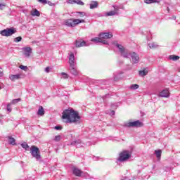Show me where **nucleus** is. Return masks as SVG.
Masks as SVG:
<instances>
[{"label":"nucleus","instance_id":"13","mask_svg":"<svg viewBox=\"0 0 180 180\" xmlns=\"http://www.w3.org/2000/svg\"><path fill=\"white\" fill-rule=\"evenodd\" d=\"M159 96L161 98H169V91L168 89L162 90Z\"/></svg>","mask_w":180,"mask_h":180},{"label":"nucleus","instance_id":"11","mask_svg":"<svg viewBox=\"0 0 180 180\" xmlns=\"http://www.w3.org/2000/svg\"><path fill=\"white\" fill-rule=\"evenodd\" d=\"M69 65L70 67H73L74 65H75V56H74L73 53H71L69 55Z\"/></svg>","mask_w":180,"mask_h":180},{"label":"nucleus","instance_id":"6","mask_svg":"<svg viewBox=\"0 0 180 180\" xmlns=\"http://www.w3.org/2000/svg\"><path fill=\"white\" fill-rule=\"evenodd\" d=\"M130 158V154H129V151L124 150L120 154V157L118 158V161L123 162V161H127Z\"/></svg>","mask_w":180,"mask_h":180},{"label":"nucleus","instance_id":"42","mask_svg":"<svg viewBox=\"0 0 180 180\" xmlns=\"http://www.w3.org/2000/svg\"><path fill=\"white\" fill-rule=\"evenodd\" d=\"M19 68H20V70H23V71H27V66L21 65L19 66Z\"/></svg>","mask_w":180,"mask_h":180},{"label":"nucleus","instance_id":"51","mask_svg":"<svg viewBox=\"0 0 180 180\" xmlns=\"http://www.w3.org/2000/svg\"><path fill=\"white\" fill-rule=\"evenodd\" d=\"M68 4H75V0H68Z\"/></svg>","mask_w":180,"mask_h":180},{"label":"nucleus","instance_id":"17","mask_svg":"<svg viewBox=\"0 0 180 180\" xmlns=\"http://www.w3.org/2000/svg\"><path fill=\"white\" fill-rule=\"evenodd\" d=\"M38 1H39L40 4H43L44 5H46L47 4L48 5H49V6H56V4L51 1H47V0H38Z\"/></svg>","mask_w":180,"mask_h":180},{"label":"nucleus","instance_id":"53","mask_svg":"<svg viewBox=\"0 0 180 180\" xmlns=\"http://www.w3.org/2000/svg\"><path fill=\"white\" fill-rule=\"evenodd\" d=\"M169 19H174V20H176V16L174 15L172 18H169Z\"/></svg>","mask_w":180,"mask_h":180},{"label":"nucleus","instance_id":"5","mask_svg":"<svg viewBox=\"0 0 180 180\" xmlns=\"http://www.w3.org/2000/svg\"><path fill=\"white\" fill-rule=\"evenodd\" d=\"M115 46L118 49L120 53H121L122 57H124V58H129L128 55L129 51H127V49H124L120 44H116Z\"/></svg>","mask_w":180,"mask_h":180},{"label":"nucleus","instance_id":"31","mask_svg":"<svg viewBox=\"0 0 180 180\" xmlns=\"http://www.w3.org/2000/svg\"><path fill=\"white\" fill-rule=\"evenodd\" d=\"M112 8H114V12H116V13H119V9H122V8L119 7L118 6L113 5Z\"/></svg>","mask_w":180,"mask_h":180},{"label":"nucleus","instance_id":"24","mask_svg":"<svg viewBox=\"0 0 180 180\" xmlns=\"http://www.w3.org/2000/svg\"><path fill=\"white\" fill-rule=\"evenodd\" d=\"M38 116H44V108L42 106H39V108L37 112Z\"/></svg>","mask_w":180,"mask_h":180},{"label":"nucleus","instance_id":"25","mask_svg":"<svg viewBox=\"0 0 180 180\" xmlns=\"http://www.w3.org/2000/svg\"><path fill=\"white\" fill-rule=\"evenodd\" d=\"M115 15H119V13H116V11H114L105 13V16H115Z\"/></svg>","mask_w":180,"mask_h":180},{"label":"nucleus","instance_id":"4","mask_svg":"<svg viewBox=\"0 0 180 180\" xmlns=\"http://www.w3.org/2000/svg\"><path fill=\"white\" fill-rule=\"evenodd\" d=\"M31 150V154L34 158H36V160H40L41 158V156L40 155V150L39 148L36 147L35 146H32L30 148Z\"/></svg>","mask_w":180,"mask_h":180},{"label":"nucleus","instance_id":"22","mask_svg":"<svg viewBox=\"0 0 180 180\" xmlns=\"http://www.w3.org/2000/svg\"><path fill=\"white\" fill-rule=\"evenodd\" d=\"M8 143L11 146H16V140L12 136H8Z\"/></svg>","mask_w":180,"mask_h":180},{"label":"nucleus","instance_id":"14","mask_svg":"<svg viewBox=\"0 0 180 180\" xmlns=\"http://www.w3.org/2000/svg\"><path fill=\"white\" fill-rule=\"evenodd\" d=\"M22 78V74L11 75L9 79L11 81H16V79H20Z\"/></svg>","mask_w":180,"mask_h":180},{"label":"nucleus","instance_id":"46","mask_svg":"<svg viewBox=\"0 0 180 180\" xmlns=\"http://www.w3.org/2000/svg\"><path fill=\"white\" fill-rule=\"evenodd\" d=\"M55 130H63V127L61 126H56L54 127Z\"/></svg>","mask_w":180,"mask_h":180},{"label":"nucleus","instance_id":"37","mask_svg":"<svg viewBox=\"0 0 180 180\" xmlns=\"http://www.w3.org/2000/svg\"><path fill=\"white\" fill-rule=\"evenodd\" d=\"M139 84H131L130 86V89H139Z\"/></svg>","mask_w":180,"mask_h":180},{"label":"nucleus","instance_id":"2","mask_svg":"<svg viewBox=\"0 0 180 180\" xmlns=\"http://www.w3.org/2000/svg\"><path fill=\"white\" fill-rule=\"evenodd\" d=\"M127 56L128 58H131L132 64H139L140 63V56L136 53L129 51Z\"/></svg>","mask_w":180,"mask_h":180},{"label":"nucleus","instance_id":"39","mask_svg":"<svg viewBox=\"0 0 180 180\" xmlns=\"http://www.w3.org/2000/svg\"><path fill=\"white\" fill-rule=\"evenodd\" d=\"M100 43H102L103 44H109V42L105 39H103V38H100Z\"/></svg>","mask_w":180,"mask_h":180},{"label":"nucleus","instance_id":"7","mask_svg":"<svg viewBox=\"0 0 180 180\" xmlns=\"http://www.w3.org/2000/svg\"><path fill=\"white\" fill-rule=\"evenodd\" d=\"M125 126L127 127H141V126H143V122H140L139 120H136L127 122Z\"/></svg>","mask_w":180,"mask_h":180},{"label":"nucleus","instance_id":"9","mask_svg":"<svg viewBox=\"0 0 180 180\" xmlns=\"http://www.w3.org/2000/svg\"><path fill=\"white\" fill-rule=\"evenodd\" d=\"M101 39H112L113 34L110 32H102L98 34Z\"/></svg>","mask_w":180,"mask_h":180},{"label":"nucleus","instance_id":"19","mask_svg":"<svg viewBox=\"0 0 180 180\" xmlns=\"http://www.w3.org/2000/svg\"><path fill=\"white\" fill-rule=\"evenodd\" d=\"M98 6H99V3H98V1H91V3L90 4V9H96Z\"/></svg>","mask_w":180,"mask_h":180},{"label":"nucleus","instance_id":"23","mask_svg":"<svg viewBox=\"0 0 180 180\" xmlns=\"http://www.w3.org/2000/svg\"><path fill=\"white\" fill-rule=\"evenodd\" d=\"M139 74L140 77H146V75H147V74H148V70H147V69H144L143 70H139Z\"/></svg>","mask_w":180,"mask_h":180},{"label":"nucleus","instance_id":"50","mask_svg":"<svg viewBox=\"0 0 180 180\" xmlns=\"http://www.w3.org/2000/svg\"><path fill=\"white\" fill-rule=\"evenodd\" d=\"M121 180H131L130 179H129V177L127 176H124L121 178Z\"/></svg>","mask_w":180,"mask_h":180},{"label":"nucleus","instance_id":"38","mask_svg":"<svg viewBox=\"0 0 180 180\" xmlns=\"http://www.w3.org/2000/svg\"><path fill=\"white\" fill-rule=\"evenodd\" d=\"M78 16H80V18H84V16H85L86 13L85 12H81V11H79V12H77Z\"/></svg>","mask_w":180,"mask_h":180},{"label":"nucleus","instance_id":"3","mask_svg":"<svg viewBox=\"0 0 180 180\" xmlns=\"http://www.w3.org/2000/svg\"><path fill=\"white\" fill-rule=\"evenodd\" d=\"M15 33H16V30L13 27L6 28L0 31V34H1V36H5L6 37L12 36V34H15Z\"/></svg>","mask_w":180,"mask_h":180},{"label":"nucleus","instance_id":"45","mask_svg":"<svg viewBox=\"0 0 180 180\" xmlns=\"http://www.w3.org/2000/svg\"><path fill=\"white\" fill-rule=\"evenodd\" d=\"M96 15L98 18H103V16H105V14H103V13H99L96 14Z\"/></svg>","mask_w":180,"mask_h":180},{"label":"nucleus","instance_id":"55","mask_svg":"<svg viewBox=\"0 0 180 180\" xmlns=\"http://www.w3.org/2000/svg\"><path fill=\"white\" fill-rule=\"evenodd\" d=\"M36 43H37V41H32V44H36Z\"/></svg>","mask_w":180,"mask_h":180},{"label":"nucleus","instance_id":"18","mask_svg":"<svg viewBox=\"0 0 180 180\" xmlns=\"http://www.w3.org/2000/svg\"><path fill=\"white\" fill-rule=\"evenodd\" d=\"M79 23H85V20L73 19V27H75Z\"/></svg>","mask_w":180,"mask_h":180},{"label":"nucleus","instance_id":"26","mask_svg":"<svg viewBox=\"0 0 180 180\" xmlns=\"http://www.w3.org/2000/svg\"><path fill=\"white\" fill-rule=\"evenodd\" d=\"M32 16H40V12L37 9H34L33 11H31Z\"/></svg>","mask_w":180,"mask_h":180},{"label":"nucleus","instance_id":"27","mask_svg":"<svg viewBox=\"0 0 180 180\" xmlns=\"http://www.w3.org/2000/svg\"><path fill=\"white\" fill-rule=\"evenodd\" d=\"M169 60H172V61H177V60H179V56L172 55L169 56Z\"/></svg>","mask_w":180,"mask_h":180},{"label":"nucleus","instance_id":"57","mask_svg":"<svg viewBox=\"0 0 180 180\" xmlns=\"http://www.w3.org/2000/svg\"><path fill=\"white\" fill-rule=\"evenodd\" d=\"M2 89V87L0 86V91Z\"/></svg>","mask_w":180,"mask_h":180},{"label":"nucleus","instance_id":"35","mask_svg":"<svg viewBox=\"0 0 180 180\" xmlns=\"http://www.w3.org/2000/svg\"><path fill=\"white\" fill-rule=\"evenodd\" d=\"M157 2V0H145V4H155Z\"/></svg>","mask_w":180,"mask_h":180},{"label":"nucleus","instance_id":"54","mask_svg":"<svg viewBox=\"0 0 180 180\" xmlns=\"http://www.w3.org/2000/svg\"><path fill=\"white\" fill-rule=\"evenodd\" d=\"M167 11L168 13H169V7L167 8Z\"/></svg>","mask_w":180,"mask_h":180},{"label":"nucleus","instance_id":"20","mask_svg":"<svg viewBox=\"0 0 180 180\" xmlns=\"http://www.w3.org/2000/svg\"><path fill=\"white\" fill-rule=\"evenodd\" d=\"M161 154H162V150H155V155H156V158H158V161H160L161 160Z\"/></svg>","mask_w":180,"mask_h":180},{"label":"nucleus","instance_id":"1","mask_svg":"<svg viewBox=\"0 0 180 180\" xmlns=\"http://www.w3.org/2000/svg\"><path fill=\"white\" fill-rule=\"evenodd\" d=\"M62 119L65 123H74L75 124L81 123L79 113L72 108L65 110L63 112Z\"/></svg>","mask_w":180,"mask_h":180},{"label":"nucleus","instance_id":"44","mask_svg":"<svg viewBox=\"0 0 180 180\" xmlns=\"http://www.w3.org/2000/svg\"><path fill=\"white\" fill-rule=\"evenodd\" d=\"M60 140H61V136L58 135V136H55V138H54L55 141H60Z\"/></svg>","mask_w":180,"mask_h":180},{"label":"nucleus","instance_id":"12","mask_svg":"<svg viewBox=\"0 0 180 180\" xmlns=\"http://www.w3.org/2000/svg\"><path fill=\"white\" fill-rule=\"evenodd\" d=\"M24 51V56L25 57H30V54H32V48L30 47H24L22 49Z\"/></svg>","mask_w":180,"mask_h":180},{"label":"nucleus","instance_id":"41","mask_svg":"<svg viewBox=\"0 0 180 180\" xmlns=\"http://www.w3.org/2000/svg\"><path fill=\"white\" fill-rule=\"evenodd\" d=\"M14 41L15 43H19V41H22V37H18L15 38Z\"/></svg>","mask_w":180,"mask_h":180},{"label":"nucleus","instance_id":"43","mask_svg":"<svg viewBox=\"0 0 180 180\" xmlns=\"http://www.w3.org/2000/svg\"><path fill=\"white\" fill-rule=\"evenodd\" d=\"M117 104H118L117 103L111 104V109H117L119 106L117 105Z\"/></svg>","mask_w":180,"mask_h":180},{"label":"nucleus","instance_id":"30","mask_svg":"<svg viewBox=\"0 0 180 180\" xmlns=\"http://www.w3.org/2000/svg\"><path fill=\"white\" fill-rule=\"evenodd\" d=\"M148 46H149L150 49H157V47L158 46V45L154 42L148 44Z\"/></svg>","mask_w":180,"mask_h":180},{"label":"nucleus","instance_id":"28","mask_svg":"<svg viewBox=\"0 0 180 180\" xmlns=\"http://www.w3.org/2000/svg\"><path fill=\"white\" fill-rule=\"evenodd\" d=\"M91 41L94 43H101V37H94L91 39Z\"/></svg>","mask_w":180,"mask_h":180},{"label":"nucleus","instance_id":"32","mask_svg":"<svg viewBox=\"0 0 180 180\" xmlns=\"http://www.w3.org/2000/svg\"><path fill=\"white\" fill-rule=\"evenodd\" d=\"M18 102H20V98L13 99L10 103H11V105H16V103H18Z\"/></svg>","mask_w":180,"mask_h":180},{"label":"nucleus","instance_id":"29","mask_svg":"<svg viewBox=\"0 0 180 180\" xmlns=\"http://www.w3.org/2000/svg\"><path fill=\"white\" fill-rule=\"evenodd\" d=\"M120 75H122V72H118L117 74L114 75V80L119 81V79L120 78Z\"/></svg>","mask_w":180,"mask_h":180},{"label":"nucleus","instance_id":"34","mask_svg":"<svg viewBox=\"0 0 180 180\" xmlns=\"http://www.w3.org/2000/svg\"><path fill=\"white\" fill-rule=\"evenodd\" d=\"M21 147L22 148H25L26 150V151L29 150V145H27V143H22Z\"/></svg>","mask_w":180,"mask_h":180},{"label":"nucleus","instance_id":"33","mask_svg":"<svg viewBox=\"0 0 180 180\" xmlns=\"http://www.w3.org/2000/svg\"><path fill=\"white\" fill-rule=\"evenodd\" d=\"M11 106H12V103H9L7 104L6 110H7V112H9V113H11V112H12V108H11Z\"/></svg>","mask_w":180,"mask_h":180},{"label":"nucleus","instance_id":"52","mask_svg":"<svg viewBox=\"0 0 180 180\" xmlns=\"http://www.w3.org/2000/svg\"><path fill=\"white\" fill-rule=\"evenodd\" d=\"M110 115V116H115V110H111Z\"/></svg>","mask_w":180,"mask_h":180},{"label":"nucleus","instance_id":"48","mask_svg":"<svg viewBox=\"0 0 180 180\" xmlns=\"http://www.w3.org/2000/svg\"><path fill=\"white\" fill-rule=\"evenodd\" d=\"M6 5L4 4H0V11H2L5 8Z\"/></svg>","mask_w":180,"mask_h":180},{"label":"nucleus","instance_id":"21","mask_svg":"<svg viewBox=\"0 0 180 180\" xmlns=\"http://www.w3.org/2000/svg\"><path fill=\"white\" fill-rule=\"evenodd\" d=\"M65 25L68 26L69 27H74V22L73 19H69L65 21Z\"/></svg>","mask_w":180,"mask_h":180},{"label":"nucleus","instance_id":"56","mask_svg":"<svg viewBox=\"0 0 180 180\" xmlns=\"http://www.w3.org/2000/svg\"><path fill=\"white\" fill-rule=\"evenodd\" d=\"M178 71H179V72H180V67L179 68Z\"/></svg>","mask_w":180,"mask_h":180},{"label":"nucleus","instance_id":"8","mask_svg":"<svg viewBox=\"0 0 180 180\" xmlns=\"http://www.w3.org/2000/svg\"><path fill=\"white\" fill-rule=\"evenodd\" d=\"M70 146H76L77 148H81V147H84V146H85V143H84L80 139H77L76 141H72L70 142Z\"/></svg>","mask_w":180,"mask_h":180},{"label":"nucleus","instance_id":"10","mask_svg":"<svg viewBox=\"0 0 180 180\" xmlns=\"http://www.w3.org/2000/svg\"><path fill=\"white\" fill-rule=\"evenodd\" d=\"M89 46V43H86L85 41H75V46L76 47H88Z\"/></svg>","mask_w":180,"mask_h":180},{"label":"nucleus","instance_id":"49","mask_svg":"<svg viewBox=\"0 0 180 180\" xmlns=\"http://www.w3.org/2000/svg\"><path fill=\"white\" fill-rule=\"evenodd\" d=\"M45 72H47V73L50 72V67H46L45 68Z\"/></svg>","mask_w":180,"mask_h":180},{"label":"nucleus","instance_id":"47","mask_svg":"<svg viewBox=\"0 0 180 180\" xmlns=\"http://www.w3.org/2000/svg\"><path fill=\"white\" fill-rule=\"evenodd\" d=\"M4 75V71H2V68H0V78H2Z\"/></svg>","mask_w":180,"mask_h":180},{"label":"nucleus","instance_id":"40","mask_svg":"<svg viewBox=\"0 0 180 180\" xmlns=\"http://www.w3.org/2000/svg\"><path fill=\"white\" fill-rule=\"evenodd\" d=\"M75 4H77V5H84V2L81 0H75Z\"/></svg>","mask_w":180,"mask_h":180},{"label":"nucleus","instance_id":"16","mask_svg":"<svg viewBox=\"0 0 180 180\" xmlns=\"http://www.w3.org/2000/svg\"><path fill=\"white\" fill-rule=\"evenodd\" d=\"M72 172L76 176H81L82 175V171L77 167L72 169Z\"/></svg>","mask_w":180,"mask_h":180},{"label":"nucleus","instance_id":"15","mask_svg":"<svg viewBox=\"0 0 180 180\" xmlns=\"http://www.w3.org/2000/svg\"><path fill=\"white\" fill-rule=\"evenodd\" d=\"M70 71L72 75H75V76L78 75V70L77 69L76 65L70 66Z\"/></svg>","mask_w":180,"mask_h":180},{"label":"nucleus","instance_id":"36","mask_svg":"<svg viewBox=\"0 0 180 180\" xmlns=\"http://www.w3.org/2000/svg\"><path fill=\"white\" fill-rule=\"evenodd\" d=\"M60 75H62L63 79H68V74L65 73V72H61Z\"/></svg>","mask_w":180,"mask_h":180}]
</instances>
